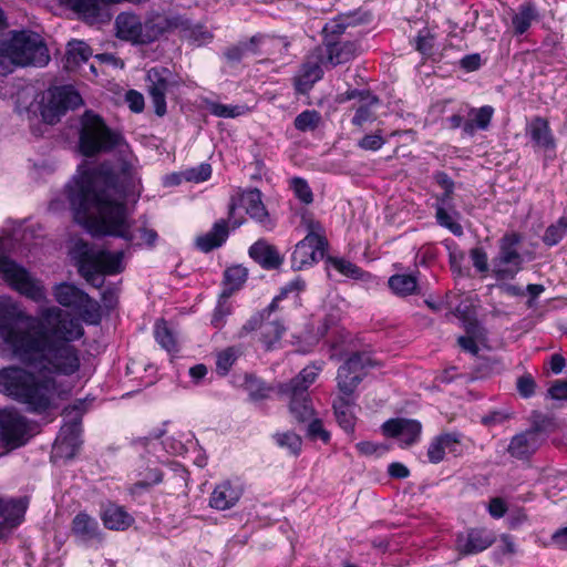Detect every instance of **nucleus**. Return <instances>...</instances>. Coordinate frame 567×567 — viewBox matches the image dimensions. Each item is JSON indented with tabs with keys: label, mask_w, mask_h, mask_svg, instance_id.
Instances as JSON below:
<instances>
[{
	"label": "nucleus",
	"mask_w": 567,
	"mask_h": 567,
	"mask_svg": "<svg viewBox=\"0 0 567 567\" xmlns=\"http://www.w3.org/2000/svg\"><path fill=\"white\" fill-rule=\"evenodd\" d=\"M85 334L81 320L51 306L38 316L25 313L10 299H0V357L22 365L0 369V392L42 414L68 391L56 377H72L81 369L75 342Z\"/></svg>",
	"instance_id": "1"
},
{
	"label": "nucleus",
	"mask_w": 567,
	"mask_h": 567,
	"mask_svg": "<svg viewBox=\"0 0 567 567\" xmlns=\"http://www.w3.org/2000/svg\"><path fill=\"white\" fill-rule=\"evenodd\" d=\"M65 192L79 224L91 227L96 235L134 240L125 200L141 195V178L132 164L124 161L118 171L107 163L79 167Z\"/></svg>",
	"instance_id": "2"
},
{
	"label": "nucleus",
	"mask_w": 567,
	"mask_h": 567,
	"mask_svg": "<svg viewBox=\"0 0 567 567\" xmlns=\"http://www.w3.org/2000/svg\"><path fill=\"white\" fill-rule=\"evenodd\" d=\"M9 38L0 39V75L11 73L16 66H44L50 61L47 45L38 34L29 31H12Z\"/></svg>",
	"instance_id": "3"
},
{
	"label": "nucleus",
	"mask_w": 567,
	"mask_h": 567,
	"mask_svg": "<svg viewBox=\"0 0 567 567\" xmlns=\"http://www.w3.org/2000/svg\"><path fill=\"white\" fill-rule=\"evenodd\" d=\"M79 150L86 157L113 151L122 141V135L111 130L102 116L85 111L81 116Z\"/></svg>",
	"instance_id": "4"
},
{
	"label": "nucleus",
	"mask_w": 567,
	"mask_h": 567,
	"mask_svg": "<svg viewBox=\"0 0 567 567\" xmlns=\"http://www.w3.org/2000/svg\"><path fill=\"white\" fill-rule=\"evenodd\" d=\"M79 250L76 261L79 274L95 288L104 285L103 276L116 275L124 270L123 251L95 250L86 244Z\"/></svg>",
	"instance_id": "5"
},
{
	"label": "nucleus",
	"mask_w": 567,
	"mask_h": 567,
	"mask_svg": "<svg viewBox=\"0 0 567 567\" xmlns=\"http://www.w3.org/2000/svg\"><path fill=\"white\" fill-rule=\"evenodd\" d=\"M319 371V368L308 365L289 382L278 384V393L290 400L289 410L298 422L309 421L313 416L308 389L316 381Z\"/></svg>",
	"instance_id": "6"
},
{
	"label": "nucleus",
	"mask_w": 567,
	"mask_h": 567,
	"mask_svg": "<svg viewBox=\"0 0 567 567\" xmlns=\"http://www.w3.org/2000/svg\"><path fill=\"white\" fill-rule=\"evenodd\" d=\"M301 218L308 234L295 246L291 254L293 270L306 269L323 259L329 245L319 221L308 214H303Z\"/></svg>",
	"instance_id": "7"
},
{
	"label": "nucleus",
	"mask_w": 567,
	"mask_h": 567,
	"mask_svg": "<svg viewBox=\"0 0 567 567\" xmlns=\"http://www.w3.org/2000/svg\"><path fill=\"white\" fill-rule=\"evenodd\" d=\"M522 237L516 233L505 234L499 240V251L492 259V272L497 280H511L523 268V256L517 246Z\"/></svg>",
	"instance_id": "8"
},
{
	"label": "nucleus",
	"mask_w": 567,
	"mask_h": 567,
	"mask_svg": "<svg viewBox=\"0 0 567 567\" xmlns=\"http://www.w3.org/2000/svg\"><path fill=\"white\" fill-rule=\"evenodd\" d=\"M0 275L18 292L40 302L45 299V292L40 282L33 279L25 268L7 256L0 254Z\"/></svg>",
	"instance_id": "9"
},
{
	"label": "nucleus",
	"mask_w": 567,
	"mask_h": 567,
	"mask_svg": "<svg viewBox=\"0 0 567 567\" xmlns=\"http://www.w3.org/2000/svg\"><path fill=\"white\" fill-rule=\"evenodd\" d=\"M375 364L368 352H353L338 369L337 384L340 392L346 396L352 395L365 377L367 369Z\"/></svg>",
	"instance_id": "10"
},
{
	"label": "nucleus",
	"mask_w": 567,
	"mask_h": 567,
	"mask_svg": "<svg viewBox=\"0 0 567 567\" xmlns=\"http://www.w3.org/2000/svg\"><path fill=\"white\" fill-rule=\"evenodd\" d=\"M83 100L71 85L58 86L49 91L48 101L42 105L41 116L47 124L53 125L70 110L81 106Z\"/></svg>",
	"instance_id": "11"
},
{
	"label": "nucleus",
	"mask_w": 567,
	"mask_h": 567,
	"mask_svg": "<svg viewBox=\"0 0 567 567\" xmlns=\"http://www.w3.org/2000/svg\"><path fill=\"white\" fill-rule=\"evenodd\" d=\"M29 423L16 409L0 410V440L11 449L20 447L28 441Z\"/></svg>",
	"instance_id": "12"
},
{
	"label": "nucleus",
	"mask_w": 567,
	"mask_h": 567,
	"mask_svg": "<svg viewBox=\"0 0 567 567\" xmlns=\"http://www.w3.org/2000/svg\"><path fill=\"white\" fill-rule=\"evenodd\" d=\"M148 94L158 116L166 114V93L172 86V72L164 66L152 68L146 74Z\"/></svg>",
	"instance_id": "13"
},
{
	"label": "nucleus",
	"mask_w": 567,
	"mask_h": 567,
	"mask_svg": "<svg viewBox=\"0 0 567 567\" xmlns=\"http://www.w3.org/2000/svg\"><path fill=\"white\" fill-rule=\"evenodd\" d=\"M496 540L495 534L485 527L468 528L456 535L455 549L461 556L484 551Z\"/></svg>",
	"instance_id": "14"
},
{
	"label": "nucleus",
	"mask_w": 567,
	"mask_h": 567,
	"mask_svg": "<svg viewBox=\"0 0 567 567\" xmlns=\"http://www.w3.org/2000/svg\"><path fill=\"white\" fill-rule=\"evenodd\" d=\"M55 301L65 308H72L83 315H89L96 308V302L82 289L68 282H61L53 287Z\"/></svg>",
	"instance_id": "15"
},
{
	"label": "nucleus",
	"mask_w": 567,
	"mask_h": 567,
	"mask_svg": "<svg viewBox=\"0 0 567 567\" xmlns=\"http://www.w3.org/2000/svg\"><path fill=\"white\" fill-rule=\"evenodd\" d=\"M545 439L539 426H533L514 435L507 446L508 454L520 461L528 460L542 446Z\"/></svg>",
	"instance_id": "16"
},
{
	"label": "nucleus",
	"mask_w": 567,
	"mask_h": 567,
	"mask_svg": "<svg viewBox=\"0 0 567 567\" xmlns=\"http://www.w3.org/2000/svg\"><path fill=\"white\" fill-rule=\"evenodd\" d=\"M60 4L76 12L90 24L105 23L111 20L105 0H58Z\"/></svg>",
	"instance_id": "17"
},
{
	"label": "nucleus",
	"mask_w": 567,
	"mask_h": 567,
	"mask_svg": "<svg viewBox=\"0 0 567 567\" xmlns=\"http://www.w3.org/2000/svg\"><path fill=\"white\" fill-rule=\"evenodd\" d=\"M382 431L389 437H396L403 446H410L420 439L422 425L412 419H391L383 423Z\"/></svg>",
	"instance_id": "18"
},
{
	"label": "nucleus",
	"mask_w": 567,
	"mask_h": 567,
	"mask_svg": "<svg viewBox=\"0 0 567 567\" xmlns=\"http://www.w3.org/2000/svg\"><path fill=\"white\" fill-rule=\"evenodd\" d=\"M71 534L76 542L87 545L102 542V530L97 520L85 512L78 513L71 523Z\"/></svg>",
	"instance_id": "19"
},
{
	"label": "nucleus",
	"mask_w": 567,
	"mask_h": 567,
	"mask_svg": "<svg viewBox=\"0 0 567 567\" xmlns=\"http://www.w3.org/2000/svg\"><path fill=\"white\" fill-rule=\"evenodd\" d=\"M241 203L246 213L266 230L275 228V221L270 218L262 203V194L258 188L247 189L241 195Z\"/></svg>",
	"instance_id": "20"
},
{
	"label": "nucleus",
	"mask_w": 567,
	"mask_h": 567,
	"mask_svg": "<svg viewBox=\"0 0 567 567\" xmlns=\"http://www.w3.org/2000/svg\"><path fill=\"white\" fill-rule=\"evenodd\" d=\"M24 498L0 497V540L3 538V528L12 529L23 519L27 511Z\"/></svg>",
	"instance_id": "21"
},
{
	"label": "nucleus",
	"mask_w": 567,
	"mask_h": 567,
	"mask_svg": "<svg viewBox=\"0 0 567 567\" xmlns=\"http://www.w3.org/2000/svg\"><path fill=\"white\" fill-rule=\"evenodd\" d=\"M243 495V487L239 483L224 481L218 484L209 498V505L218 511H226L234 507Z\"/></svg>",
	"instance_id": "22"
},
{
	"label": "nucleus",
	"mask_w": 567,
	"mask_h": 567,
	"mask_svg": "<svg viewBox=\"0 0 567 567\" xmlns=\"http://www.w3.org/2000/svg\"><path fill=\"white\" fill-rule=\"evenodd\" d=\"M248 254L254 261L266 270L278 269L284 262V257L278 249L265 239H258L254 243L249 247Z\"/></svg>",
	"instance_id": "23"
},
{
	"label": "nucleus",
	"mask_w": 567,
	"mask_h": 567,
	"mask_svg": "<svg viewBox=\"0 0 567 567\" xmlns=\"http://www.w3.org/2000/svg\"><path fill=\"white\" fill-rule=\"evenodd\" d=\"M526 134L536 147L555 150L556 142L549 123L542 116H535L526 126Z\"/></svg>",
	"instance_id": "24"
},
{
	"label": "nucleus",
	"mask_w": 567,
	"mask_h": 567,
	"mask_svg": "<svg viewBox=\"0 0 567 567\" xmlns=\"http://www.w3.org/2000/svg\"><path fill=\"white\" fill-rule=\"evenodd\" d=\"M117 35L121 39L143 44V25L141 19L128 12H122L115 20Z\"/></svg>",
	"instance_id": "25"
},
{
	"label": "nucleus",
	"mask_w": 567,
	"mask_h": 567,
	"mask_svg": "<svg viewBox=\"0 0 567 567\" xmlns=\"http://www.w3.org/2000/svg\"><path fill=\"white\" fill-rule=\"evenodd\" d=\"M228 235V223L225 219H220L213 225L207 234L196 238L195 246L203 252H209L223 246Z\"/></svg>",
	"instance_id": "26"
},
{
	"label": "nucleus",
	"mask_w": 567,
	"mask_h": 567,
	"mask_svg": "<svg viewBox=\"0 0 567 567\" xmlns=\"http://www.w3.org/2000/svg\"><path fill=\"white\" fill-rule=\"evenodd\" d=\"M101 519L104 526L111 530H125L134 523V517L123 506L113 503L103 508Z\"/></svg>",
	"instance_id": "27"
},
{
	"label": "nucleus",
	"mask_w": 567,
	"mask_h": 567,
	"mask_svg": "<svg viewBox=\"0 0 567 567\" xmlns=\"http://www.w3.org/2000/svg\"><path fill=\"white\" fill-rule=\"evenodd\" d=\"M358 49L354 41L328 40L326 43L327 61L332 66L347 63L355 58Z\"/></svg>",
	"instance_id": "28"
},
{
	"label": "nucleus",
	"mask_w": 567,
	"mask_h": 567,
	"mask_svg": "<svg viewBox=\"0 0 567 567\" xmlns=\"http://www.w3.org/2000/svg\"><path fill=\"white\" fill-rule=\"evenodd\" d=\"M84 402L79 401L72 406H68L64 409V413L70 414L73 411H76L75 416L65 425L62 426L60 436L58 440H60V444L68 445V446H76L79 436L81 433V417H82V406Z\"/></svg>",
	"instance_id": "29"
},
{
	"label": "nucleus",
	"mask_w": 567,
	"mask_h": 567,
	"mask_svg": "<svg viewBox=\"0 0 567 567\" xmlns=\"http://www.w3.org/2000/svg\"><path fill=\"white\" fill-rule=\"evenodd\" d=\"M143 27V44H145L157 40L165 32L176 28L177 24L173 19L155 14L148 18Z\"/></svg>",
	"instance_id": "30"
},
{
	"label": "nucleus",
	"mask_w": 567,
	"mask_h": 567,
	"mask_svg": "<svg viewBox=\"0 0 567 567\" xmlns=\"http://www.w3.org/2000/svg\"><path fill=\"white\" fill-rule=\"evenodd\" d=\"M320 62V60H308L302 64L300 73L295 81L296 90L299 93H307L323 76Z\"/></svg>",
	"instance_id": "31"
},
{
	"label": "nucleus",
	"mask_w": 567,
	"mask_h": 567,
	"mask_svg": "<svg viewBox=\"0 0 567 567\" xmlns=\"http://www.w3.org/2000/svg\"><path fill=\"white\" fill-rule=\"evenodd\" d=\"M354 403L346 396L333 401V410L338 424L349 434L354 432L357 417L353 412Z\"/></svg>",
	"instance_id": "32"
},
{
	"label": "nucleus",
	"mask_w": 567,
	"mask_h": 567,
	"mask_svg": "<svg viewBox=\"0 0 567 567\" xmlns=\"http://www.w3.org/2000/svg\"><path fill=\"white\" fill-rule=\"evenodd\" d=\"M493 113L494 109L489 105L472 109L470 112L471 118L465 121L463 132L472 136L476 130H486L491 123Z\"/></svg>",
	"instance_id": "33"
},
{
	"label": "nucleus",
	"mask_w": 567,
	"mask_h": 567,
	"mask_svg": "<svg viewBox=\"0 0 567 567\" xmlns=\"http://www.w3.org/2000/svg\"><path fill=\"white\" fill-rule=\"evenodd\" d=\"M92 56V50L87 43L81 40H72L66 45V68L74 69L85 63Z\"/></svg>",
	"instance_id": "34"
},
{
	"label": "nucleus",
	"mask_w": 567,
	"mask_h": 567,
	"mask_svg": "<svg viewBox=\"0 0 567 567\" xmlns=\"http://www.w3.org/2000/svg\"><path fill=\"white\" fill-rule=\"evenodd\" d=\"M248 271L240 265L228 267L224 272V284L228 287L221 293V298H228L238 290L247 280Z\"/></svg>",
	"instance_id": "35"
},
{
	"label": "nucleus",
	"mask_w": 567,
	"mask_h": 567,
	"mask_svg": "<svg viewBox=\"0 0 567 567\" xmlns=\"http://www.w3.org/2000/svg\"><path fill=\"white\" fill-rule=\"evenodd\" d=\"M240 385L248 392L251 401H261L268 398L270 388L255 374L245 373Z\"/></svg>",
	"instance_id": "36"
},
{
	"label": "nucleus",
	"mask_w": 567,
	"mask_h": 567,
	"mask_svg": "<svg viewBox=\"0 0 567 567\" xmlns=\"http://www.w3.org/2000/svg\"><path fill=\"white\" fill-rule=\"evenodd\" d=\"M390 289L398 296L412 295L417 288V280L412 275L396 274L389 278Z\"/></svg>",
	"instance_id": "37"
},
{
	"label": "nucleus",
	"mask_w": 567,
	"mask_h": 567,
	"mask_svg": "<svg viewBox=\"0 0 567 567\" xmlns=\"http://www.w3.org/2000/svg\"><path fill=\"white\" fill-rule=\"evenodd\" d=\"M243 350L240 347H228L219 351L216 355V372L225 377L230 371L236 360L241 355Z\"/></svg>",
	"instance_id": "38"
},
{
	"label": "nucleus",
	"mask_w": 567,
	"mask_h": 567,
	"mask_svg": "<svg viewBox=\"0 0 567 567\" xmlns=\"http://www.w3.org/2000/svg\"><path fill=\"white\" fill-rule=\"evenodd\" d=\"M567 234V216H561L558 218V220L551 225H549L544 235H543V243L548 246L553 247L559 244L563 238Z\"/></svg>",
	"instance_id": "39"
},
{
	"label": "nucleus",
	"mask_w": 567,
	"mask_h": 567,
	"mask_svg": "<svg viewBox=\"0 0 567 567\" xmlns=\"http://www.w3.org/2000/svg\"><path fill=\"white\" fill-rule=\"evenodd\" d=\"M536 17L537 13L533 6H522L519 11L512 19L515 34H524L529 29L532 21L535 20Z\"/></svg>",
	"instance_id": "40"
},
{
	"label": "nucleus",
	"mask_w": 567,
	"mask_h": 567,
	"mask_svg": "<svg viewBox=\"0 0 567 567\" xmlns=\"http://www.w3.org/2000/svg\"><path fill=\"white\" fill-rule=\"evenodd\" d=\"M285 330V326L279 320L264 322L260 340L267 350L271 349V347L281 339Z\"/></svg>",
	"instance_id": "41"
},
{
	"label": "nucleus",
	"mask_w": 567,
	"mask_h": 567,
	"mask_svg": "<svg viewBox=\"0 0 567 567\" xmlns=\"http://www.w3.org/2000/svg\"><path fill=\"white\" fill-rule=\"evenodd\" d=\"M154 336L158 344L168 352L177 351V341L173 331L167 327L164 320L155 324Z\"/></svg>",
	"instance_id": "42"
},
{
	"label": "nucleus",
	"mask_w": 567,
	"mask_h": 567,
	"mask_svg": "<svg viewBox=\"0 0 567 567\" xmlns=\"http://www.w3.org/2000/svg\"><path fill=\"white\" fill-rule=\"evenodd\" d=\"M204 103L210 114L217 117L234 118L245 113V107L240 105H225L208 99H205Z\"/></svg>",
	"instance_id": "43"
},
{
	"label": "nucleus",
	"mask_w": 567,
	"mask_h": 567,
	"mask_svg": "<svg viewBox=\"0 0 567 567\" xmlns=\"http://www.w3.org/2000/svg\"><path fill=\"white\" fill-rule=\"evenodd\" d=\"M274 439L280 447L287 449L292 455H298L301 451V437L293 432L276 433Z\"/></svg>",
	"instance_id": "44"
},
{
	"label": "nucleus",
	"mask_w": 567,
	"mask_h": 567,
	"mask_svg": "<svg viewBox=\"0 0 567 567\" xmlns=\"http://www.w3.org/2000/svg\"><path fill=\"white\" fill-rule=\"evenodd\" d=\"M327 264L337 269L340 274L350 278H360L362 270L349 260L337 257H327Z\"/></svg>",
	"instance_id": "45"
},
{
	"label": "nucleus",
	"mask_w": 567,
	"mask_h": 567,
	"mask_svg": "<svg viewBox=\"0 0 567 567\" xmlns=\"http://www.w3.org/2000/svg\"><path fill=\"white\" fill-rule=\"evenodd\" d=\"M320 121V115L317 111H303L295 118V127L298 131L306 132L315 130Z\"/></svg>",
	"instance_id": "46"
},
{
	"label": "nucleus",
	"mask_w": 567,
	"mask_h": 567,
	"mask_svg": "<svg viewBox=\"0 0 567 567\" xmlns=\"http://www.w3.org/2000/svg\"><path fill=\"white\" fill-rule=\"evenodd\" d=\"M290 186L300 202L307 205L312 203L313 194L306 179L293 177L290 182Z\"/></svg>",
	"instance_id": "47"
},
{
	"label": "nucleus",
	"mask_w": 567,
	"mask_h": 567,
	"mask_svg": "<svg viewBox=\"0 0 567 567\" xmlns=\"http://www.w3.org/2000/svg\"><path fill=\"white\" fill-rule=\"evenodd\" d=\"M435 216L439 225H441L442 227L447 228L451 233H453L456 236L463 234L462 226L453 220L452 216L449 214L445 207L437 206Z\"/></svg>",
	"instance_id": "48"
},
{
	"label": "nucleus",
	"mask_w": 567,
	"mask_h": 567,
	"mask_svg": "<svg viewBox=\"0 0 567 567\" xmlns=\"http://www.w3.org/2000/svg\"><path fill=\"white\" fill-rule=\"evenodd\" d=\"M227 298H219L218 303L212 316V324L216 329H221L226 323V318L230 315V305L226 301Z\"/></svg>",
	"instance_id": "49"
},
{
	"label": "nucleus",
	"mask_w": 567,
	"mask_h": 567,
	"mask_svg": "<svg viewBox=\"0 0 567 567\" xmlns=\"http://www.w3.org/2000/svg\"><path fill=\"white\" fill-rule=\"evenodd\" d=\"M378 102L379 99L377 96H371L368 104L360 105L355 110L352 124L355 126H362L365 122L374 120V113L371 110V105L377 104Z\"/></svg>",
	"instance_id": "50"
},
{
	"label": "nucleus",
	"mask_w": 567,
	"mask_h": 567,
	"mask_svg": "<svg viewBox=\"0 0 567 567\" xmlns=\"http://www.w3.org/2000/svg\"><path fill=\"white\" fill-rule=\"evenodd\" d=\"M386 140L382 136L381 131L372 134H365L361 140L358 141V146L364 151H379Z\"/></svg>",
	"instance_id": "51"
},
{
	"label": "nucleus",
	"mask_w": 567,
	"mask_h": 567,
	"mask_svg": "<svg viewBox=\"0 0 567 567\" xmlns=\"http://www.w3.org/2000/svg\"><path fill=\"white\" fill-rule=\"evenodd\" d=\"M266 319H267V317L265 316V311H259V312L252 315L246 321V323L239 329V331L237 332V338H239V339L245 338L252 331L261 329Z\"/></svg>",
	"instance_id": "52"
},
{
	"label": "nucleus",
	"mask_w": 567,
	"mask_h": 567,
	"mask_svg": "<svg viewBox=\"0 0 567 567\" xmlns=\"http://www.w3.org/2000/svg\"><path fill=\"white\" fill-rule=\"evenodd\" d=\"M516 388L522 398L528 399L535 394L536 382L530 374H523L517 379Z\"/></svg>",
	"instance_id": "53"
},
{
	"label": "nucleus",
	"mask_w": 567,
	"mask_h": 567,
	"mask_svg": "<svg viewBox=\"0 0 567 567\" xmlns=\"http://www.w3.org/2000/svg\"><path fill=\"white\" fill-rule=\"evenodd\" d=\"M307 434L310 439H320L322 442L328 443L330 434L323 429L322 422L319 419H313L308 425Z\"/></svg>",
	"instance_id": "54"
},
{
	"label": "nucleus",
	"mask_w": 567,
	"mask_h": 567,
	"mask_svg": "<svg viewBox=\"0 0 567 567\" xmlns=\"http://www.w3.org/2000/svg\"><path fill=\"white\" fill-rule=\"evenodd\" d=\"M470 257L472 259L473 266L480 272H485L488 270L487 264V254L482 247H474L470 251Z\"/></svg>",
	"instance_id": "55"
},
{
	"label": "nucleus",
	"mask_w": 567,
	"mask_h": 567,
	"mask_svg": "<svg viewBox=\"0 0 567 567\" xmlns=\"http://www.w3.org/2000/svg\"><path fill=\"white\" fill-rule=\"evenodd\" d=\"M445 455L444 445L442 443L441 436H436L427 449V457L429 461L433 464H437L443 461Z\"/></svg>",
	"instance_id": "56"
},
{
	"label": "nucleus",
	"mask_w": 567,
	"mask_h": 567,
	"mask_svg": "<svg viewBox=\"0 0 567 567\" xmlns=\"http://www.w3.org/2000/svg\"><path fill=\"white\" fill-rule=\"evenodd\" d=\"M187 38L197 45H202L209 42L213 34L203 25H195L188 30Z\"/></svg>",
	"instance_id": "57"
},
{
	"label": "nucleus",
	"mask_w": 567,
	"mask_h": 567,
	"mask_svg": "<svg viewBox=\"0 0 567 567\" xmlns=\"http://www.w3.org/2000/svg\"><path fill=\"white\" fill-rule=\"evenodd\" d=\"M440 436H441L442 443L444 445L445 452L447 451L449 453H452L454 455L461 454L462 450H461L460 434L445 433Z\"/></svg>",
	"instance_id": "58"
},
{
	"label": "nucleus",
	"mask_w": 567,
	"mask_h": 567,
	"mask_svg": "<svg viewBox=\"0 0 567 567\" xmlns=\"http://www.w3.org/2000/svg\"><path fill=\"white\" fill-rule=\"evenodd\" d=\"M125 101L134 113H141L144 110V96L135 90L127 91Z\"/></svg>",
	"instance_id": "59"
},
{
	"label": "nucleus",
	"mask_w": 567,
	"mask_h": 567,
	"mask_svg": "<svg viewBox=\"0 0 567 567\" xmlns=\"http://www.w3.org/2000/svg\"><path fill=\"white\" fill-rule=\"evenodd\" d=\"M262 39H264L262 35L257 34V35H252L247 41L239 42L241 45V49L244 51L245 58L250 56V55L260 54L259 45H260Z\"/></svg>",
	"instance_id": "60"
},
{
	"label": "nucleus",
	"mask_w": 567,
	"mask_h": 567,
	"mask_svg": "<svg viewBox=\"0 0 567 567\" xmlns=\"http://www.w3.org/2000/svg\"><path fill=\"white\" fill-rule=\"evenodd\" d=\"M548 396L553 400H567V380H556L548 389Z\"/></svg>",
	"instance_id": "61"
},
{
	"label": "nucleus",
	"mask_w": 567,
	"mask_h": 567,
	"mask_svg": "<svg viewBox=\"0 0 567 567\" xmlns=\"http://www.w3.org/2000/svg\"><path fill=\"white\" fill-rule=\"evenodd\" d=\"M507 512V505L501 497H494L489 501L488 513L494 518L503 517Z\"/></svg>",
	"instance_id": "62"
},
{
	"label": "nucleus",
	"mask_w": 567,
	"mask_h": 567,
	"mask_svg": "<svg viewBox=\"0 0 567 567\" xmlns=\"http://www.w3.org/2000/svg\"><path fill=\"white\" fill-rule=\"evenodd\" d=\"M346 30V25L338 21H331L329 23H326L323 27V33H324V40L326 43L328 40H334V37L343 34Z\"/></svg>",
	"instance_id": "63"
},
{
	"label": "nucleus",
	"mask_w": 567,
	"mask_h": 567,
	"mask_svg": "<svg viewBox=\"0 0 567 567\" xmlns=\"http://www.w3.org/2000/svg\"><path fill=\"white\" fill-rule=\"evenodd\" d=\"M482 59L478 53L467 54L461 59L460 65L467 72H473L480 69Z\"/></svg>",
	"instance_id": "64"
}]
</instances>
